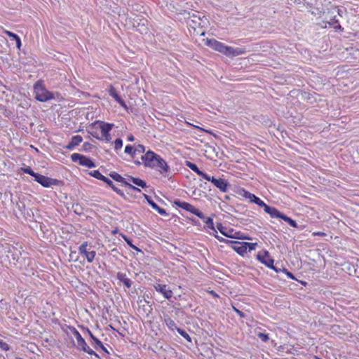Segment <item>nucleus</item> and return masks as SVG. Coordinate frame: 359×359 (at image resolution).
Masks as SVG:
<instances>
[{
    "mask_svg": "<svg viewBox=\"0 0 359 359\" xmlns=\"http://www.w3.org/2000/svg\"><path fill=\"white\" fill-rule=\"evenodd\" d=\"M75 147L74 144H73L71 142L66 146V148L69 150H72Z\"/></svg>",
    "mask_w": 359,
    "mask_h": 359,
    "instance_id": "48",
    "label": "nucleus"
},
{
    "mask_svg": "<svg viewBox=\"0 0 359 359\" xmlns=\"http://www.w3.org/2000/svg\"><path fill=\"white\" fill-rule=\"evenodd\" d=\"M165 322L166 325L171 330H177V328H179L177 326L175 322L172 319H171L170 318H165Z\"/></svg>",
    "mask_w": 359,
    "mask_h": 359,
    "instance_id": "25",
    "label": "nucleus"
},
{
    "mask_svg": "<svg viewBox=\"0 0 359 359\" xmlns=\"http://www.w3.org/2000/svg\"><path fill=\"white\" fill-rule=\"evenodd\" d=\"M91 148H92V145H91V144H90L88 142H85L83 144V150L85 151H90Z\"/></svg>",
    "mask_w": 359,
    "mask_h": 359,
    "instance_id": "43",
    "label": "nucleus"
},
{
    "mask_svg": "<svg viewBox=\"0 0 359 359\" xmlns=\"http://www.w3.org/2000/svg\"><path fill=\"white\" fill-rule=\"evenodd\" d=\"M257 259L268 267H273L274 260L271 258L268 251L263 250L257 255Z\"/></svg>",
    "mask_w": 359,
    "mask_h": 359,
    "instance_id": "10",
    "label": "nucleus"
},
{
    "mask_svg": "<svg viewBox=\"0 0 359 359\" xmlns=\"http://www.w3.org/2000/svg\"><path fill=\"white\" fill-rule=\"evenodd\" d=\"M271 269H273L276 272H278L279 271H282L280 269H278L276 266L273 264V267H270Z\"/></svg>",
    "mask_w": 359,
    "mask_h": 359,
    "instance_id": "53",
    "label": "nucleus"
},
{
    "mask_svg": "<svg viewBox=\"0 0 359 359\" xmlns=\"http://www.w3.org/2000/svg\"><path fill=\"white\" fill-rule=\"evenodd\" d=\"M127 244H128L130 248H132V246L133 245V244L132 243V241H131V240H130V241L127 243Z\"/></svg>",
    "mask_w": 359,
    "mask_h": 359,
    "instance_id": "56",
    "label": "nucleus"
},
{
    "mask_svg": "<svg viewBox=\"0 0 359 359\" xmlns=\"http://www.w3.org/2000/svg\"><path fill=\"white\" fill-rule=\"evenodd\" d=\"M87 331H88L89 336L90 337V338L93 339V342L95 344V348H97V346H102V342L93 334L91 331L88 329H87Z\"/></svg>",
    "mask_w": 359,
    "mask_h": 359,
    "instance_id": "27",
    "label": "nucleus"
},
{
    "mask_svg": "<svg viewBox=\"0 0 359 359\" xmlns=\"http://www.w3.org/2000/svg\"><path fill=\"white\" fill-rule=\"evenodd\" d=\"M117 278L120 282L123 283L127 288H130L132 285V280L128 278L126 273L118 272L117 273Z\"/></svg>",
    "mask_w": 359,
    "mask_h": 359,
    "instance_id": "21",
    "label": "nucleus"
},
{
    "mask_svg": "<svg viewBox=\"0 0 359 359\" xmlns=\"http://www.w3.org/2000/svg\"><path fill=\"white\" fill-rule=\"evenodd\" d=\"M83 139H82V137L80 136V135H75V136H73L71 139V142L74 144V146H77L79 145L81 142H82Z\"/></svg>",
    "mask_w": 359,
    "mask_h": 359,
    "instance_id": "29",
    "label": "nucleus"
},
{
    "mask_svg": "<svg viewBox=\"0 0 359 359\" xmlns=\"http://www.w3.org/2000/svg\"><path fill=\"white\" fill-rule=\"evenodd\" d=\"M90 175L95 178L102 180L108 185H112V181L107 177H104L99 170H93L90 173Z\"/></svg>",
    "mask_w": 359,
    "mask_h": 359,
    "instance_id": "20",
    "label": "nucleus"
},
{
    "mask_svg": "<svg viewBox=\"0 0 359 359\" xmlns=\"http://www.w3.org/2000/svg\"><path fill=\"white\" fill-rule=\"evenodd\" d=\"M146 198L148 201V203L150 204V205L155 209L161 215H165L166 214L165 210L161 208H160L156 203H154L152 200L149 199L147 196H145Z\"/></svg>",
    "mask_w": 359,
    "mask_h": 359,
    "instance_id": "24",
    "label": "nucleus"
},
{
    "mask_svg": "<svg viewBox=\"0 0 359 359\" xmlns=\"http://www.w3.org/2000/svg\"><path fill=\"white\" fill-rule=\"evenodd\" d=\"M283 272L285 273H286V275H287L289 278H290L291 279H294V275H293L291 272L287 271L285 269H283Z\"/></svg>",
    "mask_w": 359,
    "mask_h": 359,
    "instance_id": "44",
    "label": "nucleus"
},
{
    "mask_svg": "<svg viewBox=\"0 0 359 359\" xmlns=\"http://www.w3.org/2000/svg\"><path fill=\"white\" fill-rule=\"evenodd\" d=\"M4 32L8 36L13 39V41H16V46L18 49L20 50V47L22 45L20 38L16 34L11 32L10 31L6 30Z\"/></svg>",
    "mask_w": 359,
    "mask_h": 359,
    "instance_id": "22",
    "label": "nucleus"
},
{
    "mask_svg": "<svg viewBox=\"0 0 359 359\" xmlns=\"http://www.w3.org/2000/svg\"><path fill=\"white\" fill-rule=\"evenodd\" d=\"M38 229H39L40 231H41L43 233H46L48 230L46 229L47 226H36Z\"/></svg>",
    "mask_w": 359,
    "mask_h": 359,
    "instance_id": "45",
    "label": "nucleus"
},
{
    "mask_svg": "<svg viewBox=\"0 0 359 359\" xmlns=\"http://www.w3.org/2000/svg\"><path fill=\"white\" fill-rule=\"evenodd\" d=\"M109 176L116 182H121L125 184L130 190L140 192L141 190L133 185L128 183L126 180V178L123 177L121 175L116 172H111L109 174Z\"/></svg>",
    "mask_w": 359,
    "mask_h": 359,
    "instance_id": "13",
    "label": "nucleus"
},
{
    "mask_svg": "<svg viewBox=\"0 0 359 359\" xmlns=\"http://www.w3.org/2000/svg\"><path fill=\"white\" fill-rule=\"evenodd\" d=\"M355 276L359 278V264H355Z\"/></svg>",
    "mask_w": 359,
    "mask_h": 359,
    "instance_id": "47",
    "label": "nucleus"
},
{
    "mask_svg": "<svg viewBox=\"0 0 359 359\" xmlns=\"http://www.w3.org/2000/svg\"><path fill=\"white\" fill-rule=\"evenodd\" d=\"M206 44L212 49L226 55L227 46H225L224 43L217 41L216 39H209L207 41Z\"/></svg>",
    "mask_w": 359,
    "mask_h": 359,
    "instance_id": "11",
    "label": "nucleus"
},
{
    "mask_svg": "<svg viewBox=\"0 0 359 359\" xmlns=\"http://www.w3.org/2000/svg\"><path fill=\"white\" fill-rule=\"evenodd\" d=\"M245 49L243 48H233L227 46L226 55L229 57H234L245 53Z\"/></svg>",
    "mask_w": 359,
    "mask_h": 359,
    "instance_id": "15",
    "label": "nucleus"
},
{
    "mask_svg": "<svg viewBox=\"0 0 359 359\" xmlns=\"http://www.w3.org/2000/svg\"><path fill=\"white\" fill-rule=\"evenodd\" d=\"M177 332L188 341H191V339L187 332L181 328H177Z\"/></svg>",
    "mask_w": 359,
    "mask_h": 359,
    "instance_id": "28",
    "label": "nucleus"
},
{
    "mask_svg": "<svg viewBox=\"0 0 359 359\" xmlns=\"http://www.w3.org/2000/svg\"><path fill=\"white\" fill-rule=\"evenodd\" d=\"M346 269L349 275L355 276V265L348 264L347 265Z\"/></svg>",
    "mask_w": 359,
    "mask_h": 359,
    "instance_id": "30",
    "label": "nucleus"
},
{
    "mask_svg": "<svg viewBox=\"0 0 359 359\" xmlns=\"http://www.w3.org/2000/svg\"><path fill=\"white\" fill-rule=\"evenodd\" d=\"M35 181L41 184L44 187H50L52 186L59 185L60 183V180L56 179L50 178L48 177L39 174L35 176Z\"/></svg>",
    "mask_w": 359,
    "mask_h": 359,
    "instance_id": "7",
    "label": "nucleus"
},
{
    "mask_svg": "<svg viewBox=\"0 0 359 359\" xmlns=\"http://www.w3.org/2000/svg\"><path fill=\"white\" fill-rule=\"evenodd\" d=\"M211 182L221 191L226 193L228 191L229 187L231 186L229 183L224 179L211 177Z\"/></svg>",
    "mask_w": 359,
    "mask_h": 359,
    "instance_id": "12",
    "label": "nucleus"
},
{
    "mask_svg": "<svg viewBox=\"0 0 359 359\" xmlns=\"http://www.w3.org/2000/svg\"><path fill=\"white\" fill-rule=\"evenodd\" d=\"M141 158L145 166L156 168L161 173L167 172L169 170L166 162L159 155L151 151H148L142 156Z\"/></svg>",
    "mask_w": 359,
    "mask_h": 359,
    "instance_id": "2",
    "label": "nucleus"
},
{
    "mask_svg": "<svg viewBox=\"0 0 359 359\" xmlns=\"http://www.w3.org/2000/svg\"><path fill=\"white\" fill-rule=\"evenodd\" d=\"M154 288L157 292L161 293L163 295V297L167 299H169L172 296V290H170L166 285L156 284L154 285Z\"/></svg>",
    "mask_w": 359,
    "mask_h": 359,
    "instance_id": "14",
    "label": "nucleus"
},
{
    "mask_svg": "<svg viewBox=\"0 0 359 359\" xmlns=\"http://www.w3.org/2000/svg\"><path fill=\"white\" fill-rule=\"evenodd\" d=\"M86 348L81 350L84 352L88 353L90 355H94L96 358L100 359L99 355L93 350H92L88 345H86Z\"/></svg>",
    "mask_w": 359,
    "mask_h": 359,
    "instance_id": "32",
    "label": "nucleus"
},
{
    "mask_svg": "<svg viewBox=\"0 0 359 359\" xmlns=\"http://www.w3.org/2000/svg\"><path fill=\"white\" fill-rule=\"evenodd\" d=\"M73 334L77 341L79 348L81 350L86 348V346L87 344H86L85 339L81 337L79 332L78 330H76V329H74Z\"/></svg>",
    "mask_w": 359,
    "mask_h": 359,
    "instance_id": "19",
    "label": "nucleus"
},
{
    "mask_svg": "<svg viewBox=\"0 0 359 359\" xmlns=\"http://www.w3.org/2000/svg\"><path fill=\"white\" fill-rule=\"evenodd\" d=\"M192 221H193L194 222H195V223H200V222H199V221H196V219H192Z\"/></svg>",
    "mask_w": 359,
    "mask_h": 359,
    "instance_id": "60",
    "label": "nucleus"
},
{
    "mask_svg": "<svg viewBox=\"0 0 359 359\" xmlns=\"http://www.w3.org/2000/svg\"><path fill=\"white\" fill-rule=\"evenodd\" d=\"M123 238L125 240V241L126 243H128L130 239L129 238H128L127 236H123Z\"/></svg>",
    "mask_w": 359,
    "mask_h": 359,
    "instance_id": "54",
    "label": "nucleus"
},
{
    "mask_svg": "<svg viewBox=\"0 0 359 359\" xmlns=\"http://www.w3.org/2000/svg\"><path fill=\"white\" fill-rule=\"evenodd\" d=\"M133 151H134V149H133V146H131V145H127L125 147V152L126 154H130L132 158L135 157V154H133Z\"/></svg>",
    "mask_w": 359,
    "mask_h": 359,
    "instance_id": "36",
    "label": "nucleus"
},
{
    "mask_svg": "<svg viewBox=\"0 0 359 359\" xmlns=\"http://www.w3.org/2000/svg\"><path fill=\"white\" fill-rule=\"evenodd\" d=\"M236 312L239 314L240 316L243 317V313L236 309Z\"/></svg>",
    "mask_w": 359,
    "mask_h": 359,
    "instance_id": "55",
    "label": "nucleus"
},
{
    "mask_svg": "<svg viewBox=\"0 0 359 359\" xmlns=\"http://www.w3.org/2000/svg\"><path fill=\"white\" fill-rule=\"evenodd\" d=\"M204 226V228L206 229L210 234L217 235V230L226 237L236 239H250L248 236H245L243 233H242L240 230H237L231 228L230 226Z\"/></svg>",
    "mask_w": 359,
    "mask_h": 359,
    "instance_id": "3",
    "label": "nucleus"
},
{
    "mask_svg": "<svg viewBox=\"0 0 359 359\" xmlns=\"http://www.w3.org/2000/svg\"><path fill=\"white\" fill-rule=\"evenodd\" d=\"M191 213L196 215L198 218L201 219L202 222L205 224H213L212 219L210 217H205L203 212L200 211L196 208H195V210H194Z\"/></svg>",
    "mask_w": 359,
    "mask_h": 359,
    "instance_id": "16",
    "label": "nucleus"
},
{
    "mask_svg": "<svg viewBox=\"0 0 359 359\" xmlns=\"http://www.w3.org/2000/svg\"><path fill=\"white\" fill-rule=\"evenodd\" d=\"M112 233H116V231L113 230V231H112Z\"/></svg>",
    "mask_w": 359,
    "mask_h": 359,
    "instance_id": "61",
    "label": "nucleus"
},
{
    "mask_svg": "<svg viewBox=\"0 0 359 359\" xmlns=\"http://www.w3.org/2000/svg\"><path fill=\"white\" fill-rule=\"evenodd\" d=\"M109 94L110 96L114 97L115 99V100L118 104H120L121 106H122V107H123L125 108L127 107V106H126L125 102L123 101V100L118 95L115 88L113 87L112 86H110V88L109 90Z\"/></svg>",
    "mask_w": 359,
    "mask_h": 359,
    "instance_id": "17",
    "label": "nucleus"
},
{
    "mask_svg": "<svg viewBox=\"0 0 359 359\" xmlns=\"http://www.w3.org/2000/svg\"><path fill=\"white\" fill-rule=\"evenodd\" d=\"M245 245L247 248V250H248L249 252H251V251L255 250V248L257 245V244L256 243H245Z\"/></svg>",
    "mask_w": 359,
    "mask_h": 359,
    "instance_id": "39",
    "label": "nucleus"
},
{
    "mask_svg": "<svg viewBox=\"0 0 359 359\" xmlns=\"http://www.w3.org/2000/svg\"><path fill=\"white\" fill-rule=\"evenodd\" d=\"M144 151H145L144 147L143 145H142V144H138L134 149L133 154H135V155L137 153H144Z\"/></svg>",
    "mask_w": 359,
    "mask_h": 359,
    "instance_id": "34",
    "label": "nucleus"
},
{
    "mask_svg": "<svg viewBox=\"0 0 359 359\" xmlns=\"http://www.w3.org/2000/svg\"><path fill=\"white\" fill-rule=\"evenodd\" d=\"M109 187H111L112 188V189L116 191L118 195L123 196L124 194H123V192L119 189L118 188H117L116 187H115L114 185V184L112 183V185H109Z\"/></svg>",
    "mask_w": 359,
    "mask_h": 359,
    "instance_id": "42",
    "label": "nucleus"
},
{
    "mask_svg": "<svg viewBox=\"0 0 359 359\" xmlns=\"http://www.w3.org/2000/svg\"><path fill=\"white\" fill-rule=\"evenodd\" d=\"M243 196L248 198L251 203L257 204L259 207L263 208L266 213L269 214L273 219H278L280 221L283 220L288 223V224H297L295 221L287 217L283 212H280L278 209L274 207L266 205L259 198L256 196L255 194H251L247 191L243 190Z\"/></svg>",
    "mask_w": 359,
    "mask_h": 359,
    "instance_id": "1",
    "label": "nucleus"
},
{
    "mask_svg": "<svg viewBox=\"0 0 359 359\" xmlns=\"http://www.w3.org/2000/svg\"><path fill=\"white\" fill-rule=\"evenodd\" d=\"M175 205H176L177 207L181 208L188 212H190L191 213L194 210H195V207L187 202L182 201L180 200H175L174 201Z\"/></svg>",
    "mask_w": 359,
    "mask_h": 359,
    "instance_id": "18",
    "label": "nucleus"
},
{
    "mask_svg": "<svg viewBox=\"0 0 359 359\" xmlns=\"http://www.w3.org/2000/svg\"><path fill=\"white\" fill-rule=\"evenodd\" d=\"M97 347H100V348H102L105 353H109L108 351L107 350V348L103 346V344H102V346H97Z\"/></svg>",
    "mask_w": 359,
    "mask_h": 359,
    "instance_id": "52",
    "label": "nucleus"
},
{
    "mask_svg": "<svg viewBox=\"0 0 359 359\" xmlns=\"http://www.w3.org/2000/svg\"><path fill=\"white\" fill-rule=\"evenodd\" d=\"M329 24L332 25L334 27V29H339L342 30L341 26L339 23V20L335 18V17L330 19V21L329 22Z\"/></svg>",
    "mask_w": 359,
    "mask_h": 359,
    "instance_id": "26",
    "label": "nucleus"
},
{
    "mask_svg": "<svg viewBox=\"0 0 359 359\" xmlns=\"http://www.w3.org/2000/svg\"><path fill=\"white\" fill-rule=\"evenodd\" d=\"M25 173L29 174L35 178V176L38 175L39 173L34 172L30 167H27L23 169Z\"/></svg>",
    "mask_w": 359,
    "mask_h": 359,
    "instance_id": "37",
    "label": "nucleus"
},
{
    "mask_svg": "<svg viewBox=\"0 0 359 359\" xmlns=\"http://www.w3.org/2000/svg\"><path fill=\"white\" fill-rule=\"evenodd\" d=\"M35 98L41 102L54 99L53 93L48 90L41 81H37L34 86Z\"/></svg>",
    "mask_w": 359,
    "mask_h": 359,
    "instance_id": "4",
    "label": "nucleus"
},
{
    "mask_svg": "<svg viewBox=\"0 0 359 359\" xmlns=\"http://www.w3.org/2000/svg\"><path fill=\"white\" fill-rule=\"evenodd\" d=\"M9 254H11V255H12V256H14V254H13V253H12V252H11L10 250L8 251V255H7V257H9Z\"/></svg>",
    "mask_w": 359,
    "mask_h": 359,
    "instance_id": "58",
    "label": "nucleus"
},
{
    "mask_svg": "<svg viewBox=\"0 0 359 359\" xmlns=\"http://www.w3.org/2000/svg\"><path fill=\"white\" fill-rule=\"evenodd\" d=\"M0 348L2 350L8 351L9 349V346L7 343H6L0 339Z\"/></svg>",
    "mask_w": 359,
    "mask_h": 359,
    "instance_id": "41",
    "label": "nucleus"
},
{
    "mask_svg": "<svg viewBox=\"0 0 359 359\" xmlns=\"http://www.w3.org/2000/svg\"><path fill=\"white\" fill-rule=\"evenodd\" d=\"M128 140L130 142H133L135 140L134 136L133 135H128Z\"/></svg>",
    "mask_w": 359,
    "mask_h": 359,
    "instance_id": "50",
    "label": "nucleus"
},
{
    "mask_svg": "<svg viewBox=\"0 0 359 359\" xmlns=\"http://www.w3.org/2000/svg\"><path fill=\"white\" fill-rule=\"evenodd\" d=\"M123 146V141L121 139L118 138L114 142V149L115 150L120 149Z\"/></svg>",
    "mask_w": 359,
    "mask_h": 359,
    "instance_id": "35",
    "label": "nucleus"
},
{
    "mask_svg": "<svg viewBox=\"0 0 359 359\" xmlns=\"http://www.w3.org/2000/svg\"><path fill=\"white\" fill-rule=\"evenodd\" d=\"M215 238H217L219 241L224 242L226 243H232L233 245L232 246L233 249L239 255L243 256L245 253L247 252V248L245 245V243H240L236 241H231L226 239H224L219 236L215 235Z\"/></svg>",
    "mask_w": 359,
    "mask_h": 359,
    "instance_id": "6",
    "label": "nucleus"
},
{
    "mask_svg": "<svg viewBox=\"0 0 359 359\" xmlns=\"http://www.w3.org/2000/svg\"><path fill=\"white\" fill-rule=\"evenodd\" d=\"M127 179L131 181L135 185L139 186L143 189L147 187V183L140 178L133 177L132 176H128Z\"/></svg>",
    "mask_w": 359,
    "mask_h": 359,
    "instance_id": "23",
    "label": "nucleus"
},
{
    "mask_svg": "<svg viewBox=\"0 0 359 359\" xmlns=\"http://www.w3.org/2000/svg\"><path fill=\"white\" fill-rule=\"evenodd\" d=\"M132 248H133V249H134V250H137V251H140V250L137 247H136L135 245H134L132 246Z\"/></svg>",
    "mask_w": 359,
    "mask_h": 359,
    "instance_id": "57",
    "label": "nucleus"
},
{
    "mask_svg": "<svg viewBox=\"0 0 359 359\" xmlns=\"http://www.w3.org/2000/svg\"><path fill=\"white\" fill-rule=\"evenodd\" d=\"M135 163H136L137 165H140V164H141V162H140V161H135Z\"/></svg>",
    "mask_w": 359,
    "mask_h": 359,
    "instance_id": "59",
    "label": "nucleus"
},
{
    "mask_svg": "<svg viewBox=\"0 0 359 359\" xmlns=\"http://www.w3.org/2000/svg\"><path fill=\"white\" fill-rule=\"evenodd\" d=\"M86 348L81 350L84 352L88 353L90 355H94L96 358L100 359L99 355L93 350H92L88 345H86Z\"/></svg>",
    "mask_w": 359,
    "mask_h": 359,
    "instance_id": "33",
    "label": "nucleus"
},
{
    "mask_svg": "<svg viewBox=\"0 0 359 359\" xmlns=\"http://www.w3.org/2000/svg\"><path fill=\"white\" fill-rule=\"evenodd\" d=\"M313 236H327V235L325 233L323 232V231L313 232Z\"/></svg>",
    "mask_w": 359,
    "mask_h": 359,
    "instance_id": "46",
    "label": "nucleus"
},
{
    "mask_svg": "<svg viewBox=\"0 0 359 359\" xmlns=\"http://www.w3.org/2000/svg\"><path fill=\"white\" fill-rule=\"evenodd\" d=\"M87 247L88 242H83L79 248V252L86 258L88 262L92 263L96 255V252L88 251Z\"/></svg>",
    "mask_w": 359,
    "mask_h": 359,
    "instance_id": "9",
    "label": "nucleus"
},
{
    "mask_svg": "<svg viewBox=\"0 0 359 359\" xmlns=\"http://www.w3.org/2000/svg\"><path fill=\"white\" fill-rule=\"evenodd\" d=\"M71 158L73 162L79 161V163L81 165L86 166L89 168L95 167V164L94 163V162H93L90 158H89L83 155H81V154H79L77 153H74V154H72Z\"/></svg>",
    "mask_w": 359,
    "mask_h": 359,
    "instance_id": "5",
    "label": "nucleus"
},
{
    "mask_svg": "<svg viewBox=\"0 0 359 359\" xmlns=\"http://www.w3.org/2000/svg\"><path fill=\"white\" fill-rule=\"evenodd\" d=\"M211 177H212L209 176L208 174H205L204 176V179L210 182H211Z\"/></svg>",
    "mask_w": 359,
    "mask_h": 359,
    "instance_id": "51",
    "label": "nucleus"
},
{
    "mask_svg": "<svg viewBox=\"0 0 359 359\" xmlns=\"http://www.w3.org/2000/svg\"><path fill=\"white\" fill-rule=\"evenodd\" d=\"M186 165L187 167H189L191 170H193L194 172H195L196 173L198 171L199 168H198V166L194 163H191L190 161H187L186 162Z\"/></svg>",
    "mask_w": 359,
    "mask_h": 359,
    "instance_id": "31",
    "label": "nucleus"
},
{
    "mask_svg": "<svg viewBox=\"0 0 359 359\" xmlns=\"http://www.w3.org/2000/svg\"><path fill=\"white\" fill-rule=\"evenodd\" d=\"M196 174L199 176H201L203 178H204V176L206 174L205 172L198 170V171L196 172Z\"/></svg>",
    "mask_w": 359,
    "mask_h": 359,
    "instance_id": "49",
    "label": "nucleus"
},
{
    "mask_svg": "<svg viewBox=\"0 0 359 359\" xmlns=\"http://www.w3.org/2000/svg\"><path fill=\"white\" fill-rule=\"evenodd\" d=\"M188 15H189V18H193L194 19L192 20V21L195 23V24H198L200 25L201 23L198 22L199 20H201V18L198 17L196 14L195 13H192L191 15L190 14V13H188Z\"/></svg>",
    "mask_w": 359,
    "mask_h": 359,
    "instance_id": "38",
    "label": "nucleus"
},
{
    "mask_svg": "<svg viewBox=\"0 0 359 359\" xmlns=\"http://www.w3.org/2000/svg\"><path fill=\"white\" fill-rule=\"evenodd\" d=\"M257 337L264 342H266L269 339V335L267 334L262 332L258 333Z\"/></svg>",
    "mask_w": 359,
    "mask_h": 359,
    "instance_id": "40",
    "label": "nucleus"
},
{
    "mask_svg": "<svg viewBox=\"0 0 359 359\" xmlns=\"http://www.w3.org/2000/svg\"><path fill=\"white\" fill-rule=\"evenodd\" d=\"M114 124L112 123H108L104 122H100V128L101 129L102 137L100 138L99 137L93 135L95 137H96L98 140H104L107 142H110L111 140V135L109 134L110 130L114 127Z\"/></svg>",
    "mask_w": 359,
    "mask_h": 359,
    "instance_id": "8",
    "label": "nucleus"
}]
</instances>
